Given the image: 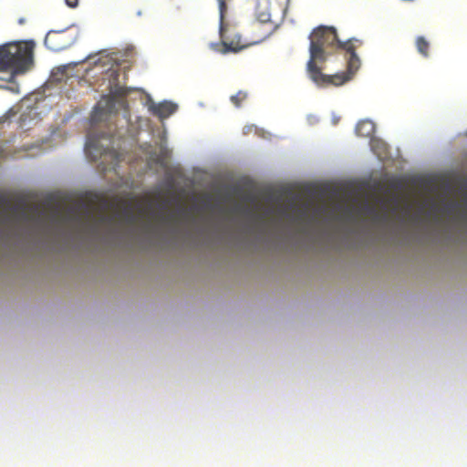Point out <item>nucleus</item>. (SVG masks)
<instances>
[{
    "mask_svg": "<svg viewBox=\"0 0 467 467\" xmlns=\"http://www.w3.org/2000/svg\"><path fill=\"white\" fill-rule=\"evenodd\" d=\"M219 34L221 42L211 44V47L221 54L238 53L251 46L262 43L268 37V32L264 31L253 38L243 40L241 35L234 28L224 23V18L222 19L221 17Z\"/></svg>",
    "mask_w": 467,
    "mask_h": 467,
    "instance_id": "7ed1b4c3",
    "label": "nucleus"
},
{
    "mask_svg": "<svg viewBox=\"0 0 467 467\" xmlns=\"http://www.w3.org/2000/svg\"><path fill=\"white\" fill-rule=\"evenodd\" d=\"M25 22H26V20H25V19H20V20H19V23H20V24H24Z\"/></svg>",
    "mask_w": 467,
    "mask_h": 467,
    "instance_id": "6ab92c4d",
    "label": "nucleus"
},
{
    "mask_svg": "<svg viewBox=\"0 0 467 467\" xmlns=\"http://www.w3.org/2000/svg\"><path fill=\"white\" fill-rule=\"evenodd\" d=\"M99 221L100 223H104L111 222L112 218L101 213L99 218Z\"/></svg>",
    "mask_w": 467,
    "mask_h": 467,
    "instance_id": "2eb2a0df",
    "label": "nucleus"
},
{
    "mask_svg": "<svg viewBox=\"0 0 467 467\" xmlns=\"http://www.w3.org/2000/svg\"><path fill=\"white\" fill-rule=\"evenodd\" d=\"M85 151L88 156H89L93 161H97L102 157L109 156L113 161H119V155L117 151L111 149H100L99 142L97 139H93L91 137L88 138Z\"/></svg>",
    "mask_w": 467,
    "mask_h": 467,
    "instance_id": "39448f33",
    "label": "nucleus"
},
{
    "mask_svg": "<svg viewBox=\"0 0 467 467\" xmlns=\"http://www.w3.org/2000/svg\"><path fill=\"white\" fill-rule=\"evenodd\" d=\"M123 215L128 220L129 223H134L135 222V215L133 213L132 207L130 205L125 206V208L122 211Z\"/></svg>",
    "mask_w": 467,
    "mask_h": 467,
    "instance_id": "ddd939ff",
    "label": "nucleus"
},
{
    "mask_svg": "<svg viewBox=\"0 0 467 467\" xmlns=\"http://www.w3.org/2000/svg\"><path fill=\"white\" fill-rule=\"evenodd\" d=\"M75 41V34L68 29L49 31L46 36L45 45L51 51L59 52L71 47Z\"/></svg>",
    "mask_w": 467,
    "mask_h": 467,
    "instance_id": "20e7f679",
    "label": "nucleus"
},
{
    "mask_svg": "<svg viewBox=\"0 0 467 467\" xmlns=\"http://www.w3.org/2000/svg\"><path fill=\"white\" fill-rule=\"evenodd\" d=\"M33 197H34V194H33V192H31V200L33 199ZM30 209H31V214H32V213H33V212L35 211V207H34V205H33V203H32V202H31Z\"/></svg>",
    "mask_w": 467,
    "mask_h": 467,
    "instance_id": "dca6fc26",
    "label": "nucleus"
},
{
    "mask_svg": "<svg viewBox=\"0 0 467 467\" xmlns=\"http://www.w3.org/2000/svg\"><path fill=\"white\" fill-rule=\"evenodd\" d=\"M157 162H161V157H158L156 160Z\"/></svg>",
    "mask_w": 467,
    "mask_h": 467,
    "instance_id": "a211bd4d",
    "label": "nucleus"
},
{
    "mask_svg": "<svg viewBox=\"0 0 467 467\" xmlns=\"http://www.w3.org/2000/svg\"><path fill=\"white\" fill-rule=\"evenodd\" d=\"M28 67L29 40L0 46V73H8V77L2 80L12 82L16 76L25 74Z\"/></svg>",
    "mask_w": 467,
    "mask_h": 467,
    "instance_id": "f03ea898",
    "label": "nucleus"
},
{
    "mask_svg": "<svg viewBox=\"0 0 467 467\" xmlns=\"http://www.w3.org/2000/svg\"><path fill=\"white\" fill-rule=\"evenodd\" d=\"M30 45H31V50L33 49V46H34V42L31 40L30 42Z\"/></svg>",
    "mask_w": 467,
    "mask_h": 467,
    "instance_id": "aec40b11",
    "label": "nucleus"
},
{
    "mask_svg": "<svg viewBox=\"0 0 467 467\" xmlns=\"http://www.w3.org/2000/svg\"><path fill=\"white\" fill-rule=\"evenodd\" d=\"M247 99V93L244 91H238L235 95L231 97V101L234 104L235 107H241L243 101Z\"/></svg>",
    "mask_w": 467,
    "mask_h": 467,
    "instance_id": "f8f14e48",
    "label": "nucleus"
},
{
    "mask_svg": "<svg viewBox=\"0 0 467 467\" xmlns=\"http://www.w3.org/2000/svg\"><path fill=\"white\" fill-rule=\"evenodd\" d=\"M149 111L160 119H166L177 110V105L171 101L155 103L151 99L147 102Z\"/></svg>",
    "mask_w": 467,
    "mask_h": 467,
    "instance_id": "423d86ee",
    "label": "nucleus"
},
{
    "mask_svg": "<svg viewBox=\"0 0 467 467\" xmlns=\"http://www.w3.org/2000/svg\"><path fill=\"white\" fill-rule=\"evenodd\" d=\"M91 213L83 203L69 206L66 209L64 219L67 221L81 222L83 217H90Z\"/></svg>",
    "mask_w": 467,
    "mask_h": 467,
    "instance_id": "6e6552de",
    "label": "nucleus"
},
{
    "mask_svg": "<svg viewBox=\"0 0 467 467\" xmlns=\"http://www.w3.org/2000/svg\"><path fill=\"white\" fill-rule=\"evenodd\" d=\"M258 22L254 23L252 26V31L255 36L260 35L264 31L268 32V36L271 34V27L270 28H265V24L270 21L271 16L267 12H262L257 15Z\"/></svg>",
    "mask_w": 467,
    "mask_h": 467,
    "instance_id": "1a4fd4ad",
    "label": "nucleus"
},
{
    "mask_svg": "<svg viewBox=\"0 0 467 467\" xmlns=\"http://www.w3.org/2000/svg\"><path fill=\"white\" fill-rule=\"evenodd\" d=\"M375 132V125L371 120H360L356 126V133L361 137H370Z\"/></svg>",
    "mask_w": 467,
    "mask_h": 467,
    "instance_id": "9d476101",
    "label": "nucleus"
},
{
    "mask_svg": "<svg viewBox=\"0 0 467 467\" xmlns=\"http://www.w3.org/2000/svg\"><path fill=\"white\" fill-rule=\"evenodd\" d=\"M306 73L318 87H339L349 81L360 67L356 54L357 39L342 42L335 28L319 26L310 35Z\"/></svg>",
    "mask_w": 467,
    "mask_h": 467,
    "instance_id": "f257e3e1",
    "label": "nucleus"
},
{
    "mask_svg": "<svg viewBox=\"0 0 467 467\" xmlns=\"http://www.w3.org/2000/svg\"><path fill=\"white\" fill-rule=\"evenodd\" d=\"M417 51L424 57L430 56V42L424 36H418L415 40Z\"/></svg>",
    "mask_w": 467,
    "mask_h": 467,
    "instance_id": "9b49d317",
    "label": "nucleus"
},
{
    "mask_svg": "<svg viewBox=\"0 0 467 467\" xmlns=\"http://www.w3.org/2000/svg\"><path fill=\"white\" fill-rule=\"evenodd\" d=\"M65 2L70 8H75L78 5V0H65Z\"/></svg>",
    "mask_w": 467,
    "mask_h": 467,
    "instance_id": "4468645a",
    "label": "nucleus"
},
{
    "mask_svg": "<svg viewBox=\"0 0 467 467\" xmlns=\"http://www.w3.org/2000/svg\"><path fill=\"white\" fill-rule=\"evenodd\" d=\"M114 107L115 102L110 98L99 100L92 110L91 121L97 123L104 120L113 111Z\"/></svg>",
    "mask_w": 467,
    "mask_h": 467,
    "instance_id": "0eeeda50",
    "label": "nucleus"
},
{
    "mask_svg": "<svg viewBox=\"0 0 467 467\" xmlns=\"http://www.w3.org/2000/svg\"><path fill=\"white\" fill-rule=\"evenodd\" d=\"M119 95H120V96H125V95H127V92H126V90H124L123 88H121V89L119 91Z\"/></svg>",
    "mask_w": 467,
    "mask_h": 467,
    "instance_id": "f3484780",
    "label": "nucleus"
}]
</instances>
